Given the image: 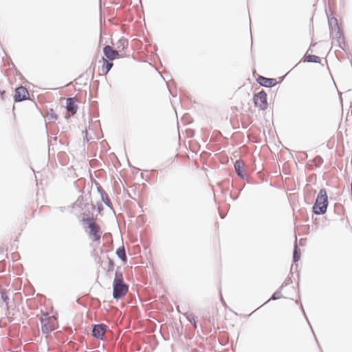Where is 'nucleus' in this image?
Instances as JSON below:
<instances>
[{
  "label": "nucleus",
  "instance_id": "f03ea898",
  "mask_svg": "<svg viewBox=\"0 0 352 352\" xmlns=\"http://www.w3.org/2000/svg\"><path fill=\"white\" fill-rule=\"evenodd\" d=\"M85 221L87 222L88 227L90 229L89 236L93 238L94 241L100 240L102 234L100 227L93 221L92 219L88 218Z\"/></svg>",
  "mask_w": 352,
  "mask_h": 352
},
{
  "label": "nucleus",
  "instance_id": "ddd939ff",
  "mask_svg": "<svg viewBox=\"0 0 352 352\" xmlns=\"http://www.w3.org/2000/svg\"><path fill=\"white\" fill-rule=\"evenodd\" d=\"M116 254L122 261H126L127 257L126 255L125 249L124 246L117 249Z\"/></svg>",
  "mask_w": 352,
  "mask_h": 352
},
{
  "label": "nucleus",
  "instance_id": "9b49d317",
  "mask_svg": "<svg viewBox=\"0 0 352 352\" xmlns=\"http://www.w3.org/2000/svg\"><path fill=\"white\" fill-rule=\"evenodd\" d=\"M76 100L74 98H68L66 102V108L68 112L72 115H74L78 109V107L75 103Z\"/></svg>",
  "mask_w": 352,
  "mask_h": 352
},
{
  "label": "nucleus",
  "instance_id": "4be33fe9",
  "mask_svg": "<svg viewBox=\"0 0 352 352\" xmlns=\"http://www.w3.org/2000/svg\"><path fill=\"white\" fill-rule=\"evenodd\" d=\"M119 43H120V45L118 47V48H120V47L123 46V48L124 47V44L125 43H128L127 41L126 40H120L119 41Z\"/></svg>",
  "mask_w": 352,
  "mask_h": 352
},
{
  "label": "nucleus",
  "instance_id": "9d476101",
  "mask_svg": "<svg viewBox=\"0 0 352 352\" xmlns=\"http://www.w3.org/2000/svg\"><path fill=\"white\" fill-rule=\"evenodd\" d=\"M258 82L263 87H272L276 84V80L274 78H268L259 76L257 79Z\"/></svg>",
  "mask_w": 352,
  "mask_h": 352
},
{
  "label": "nucleus",
  "instance_id": "6ab92c4d",
  "mask_svg": "<svg viewBox=\"0 0 352 352\" xmlns=\"http://www.w3.org/2000/svg\"><path fill=\"white\" fill-rule=\"evenodd\" d=\"M305 60L307 62L318 63L319 57L316 55H307L305 56Z\"/></svg>",
  "mask_w": 352,
  "mask_h": 352
},
{
  "label": "nucleus",
  "instance_id": "b1692460",
  "mask_svg": "<svg viewBox=\"0 0 352 352\" xmlns=\"http://www.w3.org/2000/svg\"><path fill=\"white\" fill-rule=\"evenodd\" d=\"M187 319L188 321H190L191 323L192 322H195V318H194V316L190 314L189 316H187Z\"/></svg>",
  "mask_w": 352,
  "mask_h": 352
},
{
  "label": "nucleus",
  "instance_id": "a878e982",
  "mask_svg": "<svg viewBox=\"0 0 352 352\" xmlns=\"http://www.w3.org/2000/svg\"><path fill=\"white\" fill-rule=\"evenodd\" d=\"M316 160H318V162H320L322 159L320 157L318 156L316 158Z\"/></svg>",
  "mask_w": 352,
  "mask_h": 352
},
{
  "label": "nucleus",
  "instance_id": "a211bd4d",
  "mask_svg": "<svg viewBox=\"0 0 352 352\" xmlns=\"http://www.w3.org/2000/svg\"><path fill=\"white\" fill-rule=\"evenodd\" d=\"M101 197H102V200L103 201V202L109 207H111V201L110 200V199L108 197V195L103 192L102 194H101Z\"/></svg>",
  "mask_w": 352,
  "mask_h": 352
},
{
  "label": "nucleus",
  "instance_id": "f3484780",
  "mask_svg": "<svg viewBox=\"0 0 352 352\" xmlns=\"http://www.w3.org/2000/svg\"><path fill=\"white\" fill-rule=\"evenodd\" d=\"M300 249L297 247V245H295L294 253H293V259L294 262H297L300 260Z\"/></svg>",
  "mask_w": 352,
  "mask_h": 352
},
{
  "label": "nucleus",
  "instance_id": "4468645a",
  "mask_svg": "<svg viewBox=\"0 0 352 352\" xmlns=\"http://www.w3.org/2000/svg\"><path fill=\"white\" fill-rule=\"evenodd\" d=\"M10 291H7L6 289L1 290V300L6 303L7 308H8V303H9V296L8 293Z\"/></svg>",
  "mask_w": 352,
  "mask_h": 352
},
{
  "label": "nucleus",
  "instance_id": "7ed1b4c3",
  "mask_svg": "<svg viewBox=\"0 0 352 352\" xmlns=\"http://www.w3.org/2000/svg\"><path fill=\"white\" fill-rule=\"evenodd\" d=\"M113 297L114 299H120L128 292V285L122 283H113Z\"/></svg>",
  "mask_w": 352,
  "mask_h": 352
},
{
  "label": "nucleus",
  "instance_id": "bb28decb",
  "mask_svg": "<svg viewBox=\"0 0 352 352\" xmlns=\"http://www.w3.org/2000/svg\"><path fill=\"white\" fill-rule=\"evenodd\" d=\"M316 160H318V162H320L322 159L320 157L318 156L316 158Z\"/></svg>",
  "mask_w": 352,
  "mask_h": 352
},
{
  "label": "nucleus",
  "instance_id": "dca6fc26",
  "mask_svg": "<svg viewBox=\"0 0 352 352\" xmlns=\"http://www.w3.org/2000/svg\"><path fill=\"white\" fill-rule=\"evenodd\" d=\"M103 65H102V70H105V74H107L113 67V63L111 62H109L105 58H103Z\"/></svg>",
  "mask_w": 352,
  "mask_h": 352
},
{
  "label": "nucleus",
  "instance_id": "39448f33",
  "mask_svg": "<svg viewBox=\"0 0 352 352\" xmlns=\"http://www.w3.org/2000/svg\"><path fill=\"white\" fill-rule=\"evenodd\" d=\"M42 332L48 334L55 328V318H45L41 319Z\"/></svg>",
  "mask_w": 352,
  "mask_h": 352
},
{
  "label": "nucleus",
  "instance_id": "1a4fd4ad",
  "mask_svg": "<svg viewBox=\"0 0 352 352\" xmlns=\"http://www.w3.org/2000/svg\"><path fill=\"white\" fill-rule=\"evenodd\" d=\"M103 52L105 56L109 60H114L119 56L118 52L116 50H113L109 45H107L103 48Z\"/></svg>",
  "mask_w": 352,
  "mask_h": 352
},
{
  "label": "nucleus",
  "instance_id": "393cba45",
  "mask_svg": "<svg viewBox=\"0 0 352 352\" xmlns=\"http://www.w3.org/2000/svg\"><path fill=\"white\" fill-rule=\"evenodd\" d=\"M287 285V283H285V282L284 283H283V284H282V285H281V287H280V289H282L283 287H285V285Z\"/></svg>",
  "mask_w": 352,
  "mask_h": 352
},
{
  "label": "nucleus",
  "instance_id": "f257e3e1",
  "mask_svg": "<svg viewBox=\"0 0 352 352\" xmlns=\"http://www.w3.org/2000/svg\"><path fill=\"white\" fill-rule=\"evenodd\" d=\"M328 206V197L325 189H320L313 206V212L316 214H323Z\"/></svg>",
  "mask_w": 352,
  "mask_h": 352
},
{
  "label": "nucleus",
  "instance_id": "f8f14e48",
  "mask_svg": "<svg viewBox=\"0 0 352 352\" xmlns=\"http://www.w3.org/2000/svg\"><path fill=\"white\" fill-rule=\"evenodd\" d=\"M244 166V164L243 162L241 161H236V162L234 163V169H235V171L236 173H237V175L241 177H243V171H242V168Z\"/></svg>",
  "mask_w": 352,
  "mask_h": 352
},
{
  "label": "nucleus",
  "instance_id": "aec40b11",
  "mask_svg": "<svg viewBox=\"0 0 352 352\" xmlns=\"http://www.w3.org/2000/svg\"><path fill=\"white\" fill-rule=\"evenodd\" d=\"M281 298V292L280 290H277L276 292H275L272 296L271 297V299L272 300H277V299H279Z\"/></svg>",
  "mask_w": 352,
  "mask_h": 352
},
{
  "label": "nucleus",
  "instance_id": "0eeeda50",
  "mask_svg": "<svg viewBox=\"0 0 352 352\" xmlns=\"http://www.w3.org/2000/svg\"><path fill=\"white\" fill-rule=\"evenodd\" d=\"M107 330V326L104 324H95L93 327V336L97 339L102 340Z\"/></svg>",
  "mask_w": 352,
  "mask_h": 352
},
{
  "label": "nucleus",
  "instance_id": "423d86ee",
  "mask_svg": "<svg viewBox=\"0 0 352 352\" xmlns=\"http://www.w3.org/2000/svg\"><path fill=\"white\" fill-rule=\"evenodd\" d=\"M29 93L26 88L23 86L19 87L15 90L14 100L16 102H21L28 98Z\"/></svg>",
  "mask_w": 352,
  "mask_h": 352
},
{
  "label": "nucleus",
  "instance_id": "20e7f679",
  "mask_svg": "<svg viewBox=\"0 0 352 352\" xmlns=\"http://www.w3.org/2000/svg\"><path fill=\"white\" fill-rule=\"evenodd\" d=\"M253 100L255 106L258 107L261 109L265 110L267 108V94L264 91L254 94Z\"/></svg>",
  "mask_w": 352,
  "mask_h": 352
},
{
  "label": "nucleus",
  "instance_id": "412c9836",
  "mask_svg": "<svg viewBox=\"0 0 352 352\" xmlns=\"http://www.w3.org/2000/svg\"><path fill=\"white\" fill-rule=\"evenodd\" d=\"M49 120H57V115L54 113L52 110H51V112H49L47 115Z\"/></svg>",
  "mask_w": 352,
  "mask_h": 352
},
{
  "label": "nucleus",
  "instance_id": "5701e85b",
  "mask_svg": "<svg viewBox=\"0 0 352 352\" xmlns=\"http://www.w3.org/2000/svg\"><path fill=\"white\" fill-rule=\"evenodd\" d=\"M113 268V262L112 260H109L108 271L112 270Z\"/></svg>",
  "mask_w": 352,
  "mask_h": 352
},
{
  "label": "nucleus",
  "instance_id": "2eb2a0df",
  "mask_svg": "<svg viewBox=\"0 0 352 352\" xmlns=\"http://www.w3.org/2000/svg\"><path fill=\"white\" fill-rule=\"evenodd\" d=\"M123 283V276L122 273L120 272V269L118 268L115 273V278L113 280V283Z\"/></svg>",
  "mask_w": 352,
  "mask_h": 352
},
{
  "label": "nucleus",
  "instance_id": "6e6552de",
  "mask_svg": "<svg viewBox=\"0 0 352 352\" xmlns=\"http://www.w3.org/2000/svg\"><path fill=\"white\" fill-rule=\"evenodd\" d=\"M329 23L331 27V34L333 37L339 39L342 37V34L340 32V29L337 23V19L336 18H331L329 20Z\"/></svg>",
  "mask_w": 352,
  "mask_h": 352
}]
</instances>
